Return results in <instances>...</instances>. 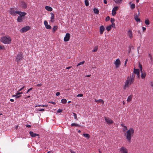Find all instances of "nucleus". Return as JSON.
<instances>
[{"label": "nucleus", "mask_w": 153, "mask_h": 153, "mask_svg": "<svg viewBox=\"0 0 153 153\" xmlns=\"http://www.w3.org/2000/svg\"><path fill=\"white\" fill-rule=\"evenodd\" d=\"M134 129L133 128H131L125 133L124 136L126 137L127 140L129 143L131 142V138L134 135Z\"/></svg>", "instance_id": "obj_1"}, {"label": "nucleus", "mask_w": 153, "mask_h": 153, "mask_svg": "<svg viewBox=\"0 0 153 153\" xmlns=\"http://www.w3.org/2000/svg\"><path fill=\"white\" fill-rule=\"evenodd\" d=\"M1 42L4 44H9L11 43V39L9 36H3L0 39Z\"/></svg>", "instance_id": "obj_2"}, {"label": "nucleus", "mask_w": 153, "mask_h": 153, "mask_svg": "<svg viewBox=\"0 0 153 153\" xmlns=\"http://www.w3.org/2000/svg\"><path fill=\"white\" fill-rule=\"evenodd\" d=\"M129 77H127V79L126 80L125 84L123 86V89L125 90L127 88H128L131 85V84L133 83V82H131V81L129 79Z\"/></svg>", "instance_id": "obj_3"}, {"label": "nucleus", "mask_w": 153, "mask_h": 153, "mask_svg": "<svg viewBox=\"0 0 153 153\" xmlns=\"http://www.w3.org/2000/svg\"><path fill=\"white\" fill-rule=\"evenodd\" d=\"M20 6L23 9H25L27 7V3L24 1H21L20 2Z\"/></svg>", "instance_id": "obj_4"}, {"label": "nucleus", "mask_w": 153, "mask_h": 153, "mask_svg": "<svg viewBox=\"0 0 153 153\" xmlns=\"http://www.w3.org/2000/svg\"><path fill=\"white\" fill-rule=\"evenodd\" d=\"M119 150L120 153H128L127 149L124 146L121 147Z\"/></svg>", "instance_id": "obj_5"}, {"label": "nucleus", "mask_w": 153, "mask_h": 153, "mask_svg": "<svg viewBox=\"0 0 153 153\" xmlns=\"http://www.w3.org/2000/svg\"><path fill=\"white\" fill-rule=\"evenodd\" d=\"M30 27L29 26H26L25 27L21 29L20 30V31L21 33H23L26 32L30 29Z\"/></svg>", "instance_id": "obj_6"}, {"label": "nucleus", "mask_w": 153, "mask_h": 153, "mask_svg": "<svg viewBox=\"0 0 153 153\" xmlns=\"http://www.w3.org/2000/svg\"><path fill=\"white\" fill-rule=\"evenodd\" d=\"M23 58L22 54L21 53H19L17 55L16 57V60L18 62H19L20 60L22 59Z\"/></svg>", "instance_id": "obj_7"}, {"label": "nucleus", "mask_w": 153, "mask_h": 153, "mask_svg": "<svg viewBox=\"0 0 153 153\" xmlns=\"http://www.w3.org/2000/svg\"><path fill=\"white\" fill-rule=\"evenodd\" d=\"M104 118L105 121L108 124H113L114 123L113 121L108 117H105Z\"/></svg>", "instance_id": "obj_8"}, {"label": "nucleus", "mask_w": 153, "mask_h": 153, "mask_svg": "<svg viewBox=\"0 0 153 153\" xmlns=\"http://www.w3.org/2000/svg\"><path fill=\"white\" fill-rule=\"evenodd\" d=\"M70 34L69 33H67L64 38V41L65 42H68L69 41L70 38Z\"/></svg>", "instance_id": "obj_9"}, {"label": "nucleus", "mask_w": 153, "mask_h": 153, "mask_svg": "<svg viewBox=\"0 0 153 153\" xmlns=\"http://www.w3.org/2000/svg\"><path fill=\"white\" fill-rule=\"evenodd\" d=\"M118 7L117 6L115 7L112 9V15L114 16L116 14V11L118 10Z\"/></svg>", "instance_id": "obj_10"}, {"label": "nucleus", "mask_w": 153, "mask_h": 153, "mask_svg": "<svg viewBox=\"0 0 153 153\" xmlns=\"http://www.w3.org/2000/svg\"><path fill=\"white\" fill-rule=\"evenodd\" d=\"M135 74L133 73L131 75H130L129 76H128V77H129V79L131 81V82H134L135 78Z\"/></svg>", "instance_id": "obj_11"}, {"label": "nucleus", "mask_w": 153, "mask_h": 153, "mask_svg": "<svg viewBox=\"0 0 153 153\" xmlns=\"http://www.w3.org/2000/svg\"><path fill=\"white\" fill-rule=\"evenodd\" d=\"M10 13L11 15H15L16 14H17L18 11H16L14 8H11L10 11Z\"/></svg>", "instance_id": "obj_12"}, {"label": "nucleus", "mask_w": 153, "mask_h": 153, "mask_svg": "<svg viewBox=\"0 0 153 153\" xmlns=\"http://www.w3.org/2000/svg\"><path fill=\"white\" fill-rule=\"evenodd\" d=\"M140 68L141 73V77L142 79H144L145 78L146 75V73L142 71L143 68Z\"/></svg>", "instance_id": "obj_13"}, {"label": "nucleus", "mask_w": 153, "mask_h": 153, "mask_svg": "<svg viewBox=\"0 0 153 153\" xmlns=\"http://www.w3.org/2000/svg\"><path fill=\"white\" fill-rule=\"evenodd\" d=\"M139 12H138V14L136 13L134 16V18L135 20L137 22H140V19L138 18V16L139 15Z\"/></svg>", "instance_id": "obj_14"}, {"label": "nucleus", "mask_w": 153, "mask_h": 153, "mask_svg": "<svg viewBox=\"0 0 153 153\" xmlns=\"http://www.w3.org/2000/svg\"><path fill=\"white\" fill-rule=\"evenodd\" d=\"M121 64V62L119 59H116V61L114 62V64L116 66V67H117L120 65Z\"/></svg>", "instance_id": "obj_15"}, {"label": "nucleus", "mask_w": 153, "mask_h": 153, "mask_svg": "<svg viewBox=\"0 0 153 153\" xmlns=\"http://www.w3.org/2000/svg\"><path fill=\"white\" fill-rule=\"evenodd\" d=\"M29 133L30 136L32 137H34L36 136H39V134L34 133L33 131H30Z\"/></svg>", "instance_id": "obj_16"}, {"label": "nucleus", "mask_w": 153, "mask_h": 153, "mask_svg": "<svg viewBox=\"0 0 153 153\" xmlns=\"http://www.w3.org/2000/svg\"><path fill=\"white\" fill-rule=\"evenodd\" d=\"M44 24L46 28L47 29H50L51 28V26L50 25H48V22L46 21L45 20L44 21Z\"/></svg>", "instance_id": "obj_17"}, {"label": "nucleus", "mask_w": 153, "mask_h": 153, "mask_svg": "<svg viewBox=\"0 0 153 153\" xmlns=\"http://www.w3.org/2000/svg\"><path fill=\"white\" fill-rule=\"evenodd\" d=\"M17 13V14L19 15L20 16H21L22 17H24L26 15V13L25 12H22L21 11H18Z\"/></svg>", "instance_id": "obj_18"}, {"label": "nucleus", "mask_w": 153, "mask_h": 153, "mask_svg": "<svg viewBox=\"0 0 153 153\" xmlns=\"http://www.w3.org/2000/svg\"><path fill=\"white\" fill-rule=\"evenodd\" d=\"M135 68H134L133 73L135 74H137V76H140V71L139 69H136Z\"/></svg>", "instance_id": "obj_19"}, {"label": "nucleus", "mask_w": 153, "mask_h": 153, "mask_svg": "<svg viewBox=\"0 0 153 153\" xmlns=\"http://www.w3.org/2000/svg\"><path fill=\"white\" fill-rule=\"evenodd\" d=\"M51 15V20H50V21L51 22H53L54 21V14L52 13H50Z\"/></svg>", "instance_id": "obj_20"}, {"label": "nucleus", "mask_w": 153, "mask_h": 153, "mask_svg": "<svg viewBox=\"0 0 153 153\" xmlns=\"http://www.w3.org/2000/svg\"><path fill=\"white\" fill-rule=\"evenodd\" d=\"M105 28L103 26H101L100 27V34H103Z\"/></svg>", "instance_id": "obj_21"}, {"label": "nucleus", "mask_w": 153, "mask_h": 153, "mask_svg": "<svg viewBox=\"0 0 153 153\" xmlns=\"http://www.w3.org/2000/svg\"><path fill=\"white\" fill-rule=\"evenodd\" d=\"M128 34L130 39H132L133 37L132 31L131 30H129L128 31Z\"/></svg>", "instance_id": "obj_22"}, {"label": "nucleus", "mask_w": 153, "mask_h": 153, "mask_svg": "<svg viewBox=\"0 0 153 153\" xmlns=\"http://www.w3.org/2000/svg\"><path fill=\"white\" fill-rule=\"evenodd\" d=\"M129 4L130 5V8L132 10L134 9L135 7V5L134 4H131V2L129 3Z\"/></svg>", "instance_id": "obj_23"}, {"label": "nucleus", "mask_w": 153, "mask_h": 153, "mask_svg": "<svg viewBox=\"0 0 153 153\" xmlns=\"http://www.w3.org/2000/svg\"><path fill=\"white\" fill-rule=\"evenodd\" d=\"M45 9L49 11H51L53 10L52 8L49 6H46L45 7Z\"/></svg>", "instance_id": "obj_24"}, {"label": "nucleus", "mask_w": 153, "mask_h": 153, "mask_svg": "<svg viewBox=\"0 0 153 153\" xmlns=\"http://www.w3.org/2000/svg\"><path fill=\"white\" fill-rule=\"evenodd\" d=\"M17 20L19 22H22V17L19 16L17 18Z\"/></svg>", "instance_id": "obj_25"}, {"label": "nucleus", "mask_w": 153, "mask_h": 153, "mask_svg": "<svg viewBox=\"0 0 153 153\" xmlns=\"http://www.w3.org/2000/svg\"><path fill=\"white\" fill-rule=\"evenodd\" d=\"M58 28V26L56 25H55L53 28V32L54 33Z\"/></svg>", "instance_id": "obj_26"}, {"label": "nucleus", "mask_w": 153, "mask_h": 153, "mask_svg": "<svg viewBox=\"0 0 153 153\" xmlns=\"http://www.w3.org/2000/svg\"><path fill=\"white\" fill-rule=\"evenodd\" d=\"M83 136L88 138V139H89L90 137V136L89 134H88L85 133L83 134Z\"/></svg>", "instance_id": "obj_27"}, {"label": "nucleus", "mask_w": 153, "mask_h": 153, "mask_svg": "<svg viewBox=\"0 0 153 153\" xmlns=\"http://www.w3.org/2000/svg\"><path fill=\"white\" fill-rule=\"evenodd\" d=\"M94 12L95 13H96L97 14H98L99 13L98 10L97 8H94Z\"/></svg>", "instance_id": "obj_28"}, {"label": "nucleus", "mask_w": 153, "mask_h": 153, "mask_svg": "<svg viewBox=\"0 0 153 153\" xmlns=\"http://www.w3.org/2000/svg\"><path fill=\"white\" fill-rule=\"evenodd\" d=\"M132 95H131L128 96V98L127 99V101L128 102H130L131 101L132 98Z\"/></svg>", "instance_id": "obj_29"}, {"label": "nucleus", "mask_w": 153, "mask_h": 153, "mask_svg": "<svg viewBox=\"0 0 153 153\" xmlns=\"http://www.w3.org/2000/svg\"><path fill=\"white\" fill-rule=\"evenodd\" d=\"M98 50V47L96 46L94 47L93 50L92 51L93 52H95L97 51Z\"/></svg>", "instance_id": "obj_30"}, {"label": "nucleus", "mask_w": 153, "mask_h": 153, "mask_svg": "<svg viewBox=\"0 0 153 153\" xmlns=\"http://www.w3.org/2000/svg\"><path fill=\"white\" fill-rule=\"evenodd\" d=\"M71 126L72 127L73 126H80L78 124H77L75 123H73L71 124Z\"/></svg>", "instance_id": "obj_31"}, {"label": "nucleus", "mask_w": 153, "mask_h": 153, "mask_svg": "<svg viewBox=\"0 0 153 153\" xmlns=\"http://www.w3.org/2000/svg\"><path fill=\"white\" fill-rule=\"evenodd\" d=\"M67 100L66 99H63L61 100V103L63 104H65L66 103Z\"/></svg>", "instance_id": "obj_32"}, {"label": "nucleus", "mask_w": 153, "mask_h": 153, "mask_svg": "<svg viewBox=\"0 0 153 153\" xmlns=\"http://www.w3.org/2000/svg\"><path fill=\"white\" fill-rule=\"evenodd\" d=\"M111 26L109 25V26H108V27H107L106 29L108 31H109L111 30Z\"/></svg>", "instance_id": "obj_33"}, {"label": "nucleus", "mask_w": 153, "mask_h": 153, "mask_svg": "<svg viewBox=\"0 0 153 153\" xmlns=\"http://www.w3.org/2000/svg\"><path fill=\"white\" fill-rule=\"evenodd\" d=\"M73 114L74 116V119H76V120H78V119L77 117V115L76 114V113L73 112Z\"/></svg>", "instance_id": "obj_34"}, {"label": "nucleus", "mask_w": 153, "mask_h": 153, "mask_svg": "<svg viewBox=\"0 0 153 153\" xmlns=\"http://www.w3.org/2000/svg\"><path fill=\"white\" fill-rule=\"evenodd\" d=\"M85 5L86 6H88L89 5V3L88 0H85Z\"/></svg>", "instance_id": "obj_35"}, {"label": "nucleus", "mask_w": 153, "mask_h": 153, "mask_svg": "<svg viewBox=\"0 0 153 153\" xmlns=\"http://www.w3.org/2000/svg\"><path fill=\"white\" fill-rule=\"evenodd\" d=\"M97 101L98 102H102V104H103L104 103V101L102 99H99V100H97Z\"/></svg>", "instance_id": "obj_36"}, {"label": "nucleus", "mask_w": 153, "mask_h": 153, "mask_svg": "<svg viewBox=\"0 0 153 153\" xmlns=\"http://www.w3.org/2000/svg\"><path fill=\"white\" fill-rule=\"evenodd\" d=\"M145 22L146 25H149L150 24L149 21L148 19L145 20Z\"/></svg>", "instance_id": "obj_37"}, {"label": "nucleus", "mask_w": 153, "mask_h": 153, "mask_svg": "<svg viewBox=\"0 0 153 153\" xmlns=\"http://www.w3.org/2000/svg\"><path fill=\"white\" fill-rule=\"evenodd\" d=\"M122 0H116L115 2L117 4H120L121 3Z\"/></svg>", "instance_id": "obj_38"}, {"label": "nucleus", "mask_w": 153, "mask_h": 153, "mask_svg": "<svg viewBox=\"0 0 153 153\" xmlns=\"http://www.w3.org/2000/svg\"><path fill=\"white\" fill-rule=\"evenodd\" d=\"M85 63V61H83L82 62H79L77 65V66H78L81 65H82Z\"/></svg>", "instance_id": "obj_39"}, {"label": "nucleus", "mask_w": 153, "mask_h": 153, "mask_svg": "<svg viewBox=\"0 0 153 153\" xmlns=\"http://www.w3.org/2000/svg\"><path fill=\"white\" fill-rule=\"evenodd\" d=\"M127 130V127L126 126H125L124 128H123V132H125V131Z\"/></svg>", "instance_id": "obj_40"}, {"label": "nucleus", "mask_w": 153, "mask_h": 153, "mask_svg": "<svg viewBox=\"0 0 153 153\" xmlns=\"http://www.w3.org/2000/svg\"><path fill=\"white\" fill-rule=\"evenodd\" d=\"M57 111V113H61L62 111V110L61 109H59Z\"/></svg>", "instance_id": "obj_41"}, {"label": "nucleus", "mask_w": 153, "mask_h": 153, "mask_svg": "<svg viewBox=\"0 0 153 153\" xmlns=\"http://www.w3.org/2000/svg\"><path fill=\"white\" fill-rule=\"evenodd\" d=\"M110 17L109 16H107L106 18L105 21H108L110 20Z\"/></svg>", "instance_id": "obj_42"}, {"label": "nucleus", "mask_w": 153, "mask_h": 153, "mask_svg": "<svg viewBox=\"0 0 153 153\" xmlns=\"http://www.w3.org/2000/svg\"><path fill=\"white\" fill-rule=\"evenodd\" d=\"M128 59H127L126 60V61H125V64H124V66L125 67H126V64L127 63V62H128Z\"/></svg>", "instance_id": "obj_43"}, {"label": "nucleus", "mask_w": 153, "mask_h": 153, "mask_svg": "<svg viewBox=\"0 0 153 153\" xmlns=\"http://www.w3.org/2000/svg\"><path fill=\"white\" fill-rule=\"evenodd\" d=\"M114 19L111 18V22L112 23H114Z\"/></svg>", "instance_id": "obj_44"}, {"label": "nucleus", "mask_w": 153, "mask_h": 153, "mask_svg": "<svg viewBox=\"0 0 153 153\" xmlns=\"http://www.w3.org/2000/svg\"><path fill=\"white\" fill-rule=\"evenodd\" d=\"M131 46H129L128 47V53H130L131 51Z\"/></svg>", "instance_id": "obj_45"}, {"label": "nucleus", "mask_w": 153, "mask_h": 153, "mask_svg": "<svg viewBox=\"0 0 153 153\" xmlns=\"http://www.w3.org/2000/svg\"><path fill=\"white\" fill-rule=\"evenodd\" d=\"M83 96V94H78V95H77V97H82Z\"/></svg>", "instance_id": "obj_46"}, {"label": "nucleus", "mask_w": 153, "mask_h": 153, "mask_svg": "<svg viewBox=\"0 0 153 153\" xmlns=\"http://www.w3.org/2000/svg\"><path fill=\"white\" fill-rule=\"evenodd\" d=\"M22 94V92H17L16 93V96H17L18 95L20 94Z\"/></svg>", "instance_id": "obj_47"}, {"label": "nucleus", "mask_w": 153, "mask_h": 153, "mask_svg": "<svg viewBox=\"0 0 153 153\" xmlns=\"http://www.w3.org/2000/svg\"><path fill=\"white\" fill-rule=\"evenodd\" d=\"M49 103H52L53 104H54V105H55L56 104V102H52V101H51V102H48Z\"/></svg>", "instance_id": "obj_48"}, {"label": "nucleus", "mask_w": 153, "mask_h": 153, "mask_svg": "<svg viewBox=\"0 0 153 153\" xmlns=\"http://www.w3.org/2000/svg\"><path fill=\"white\" fill-rule=\"evenodd\" d=\"M110 26H111V27H115V25L114 23H112V24Z\"/></svg>", "instance_id": "obj_49"}, {"label": "nucleus", "mask_w": 153, "mask_h": 153, "mask_svg": "<svg viewBox=\"0 0 153 153\" xmlns=\"http://www.w3.org/2000/svg\"><path fill=\"white\" fill-rule=\"evenodd\" d=\"M42 84L40 83L39 84H38L36 85V86L37 87H39V86H42Z\"/></svg>", "instance_id": "obj_50"}, {"label": "nucleus", "mask_w": 153, "mask_h": 153, "mask_svg": "<svg viewBox=\"0 0 153 153\" xmlns=\"http://www.w3.org/2000/svg\"><path fill=\"white\" fill-rule=\"evenodd\" d=\"M149 55L150 57V60L152 61V57L151 55H150V54H149Z\"/></svg>", "instance_id": "obj_51"}, {"label": "nucleus", "mask_w": 153, "mask_h": 153, "mask_svg": "<svg viewBox=\"0 0 153 153\" xmlns=\"http://www.w3.org/2000/svg\"><path fill=\"white\" fill-rule=\"evenodd\" d=\"M70 151L71 152V153H76L75 152L73 151L71 149H70Z\"/></svg>", "instance_id": "obj_52"}, {"label": "nucleus", "mask_w": 153, "mask_h": 153, "mask_svg": "<svg viewBox=\"0 0 153 153\" xmlns=\"http://www.w3.org/2000/svg\"><path fill=\"white\" fill-rule=\"evenodd\" d=\"M32 89H33V88H31L29 89H28L27 91V93H28L29 91L31 90Z\"/></svg>", "instance_id": "obj_53"}, {"label": "nucleus", "mask_w": 153, "mask_h": 153, "mask_svg": "<svg viewBox=\"0 0 153 153\" xmlns=\"http://www.w3.org/2000/svg\"><path fill=\"white\" fill-rule=\"evenodd\" d=\"M60 94V93L59 92H57L56 94V95L57 96H59Z\"/></svg>", "instance_id": "obj_54"}, {"label": "nucleus", "mask_w": 153, "mask_h": 153, "mask_svg": "<svg viewBox=\"0 0 153 153\" xmlns=\"http://www.w3.org/2000/svg\"><path fill=\"white\" fill-rule=\"evenodd\" d=\"M25 86H24L23 87H22L20 89H19L18 91H21L22 90L23 88H25Z\"/></svg>", "instance_id": "obj_55"}, {"label": "nucleus", "mask_w": 153, "mask_h": 153, "mask_svg": "<svg viewBox=\"0 0 153 153\" xmlns=\"http://www.w3.org/2000/svg\"><path fill=\"white\" fill-rule=\"evenodd\" d=\"M38 110L39 111H45V109H41Z\"/></svg>", "instance_id": "obj_56"}, {"label": "nucleus", "mask_w": 153, "mask_h": 153, "mask_svg": "<svg viewBox=\"0 0 153 153\" xmlns=\"http://www.w3.org/2000/svg\"><path fill=\"white\" fill-rule=\"evenodd\" d=\"M26 126L27 127H28V128H30V127H31V126L30 125H26Z\"/></svg>", "instance_id": "obj_57"}, {"label": "nucleus", "mask_w": 153, "mask_h": 153, "mask_svg": "<svg viewBox=\"0 0 153 153\" xmlns=\"http://www.w3.org/2000/svg\"><path fill=\"white\" fill-rule=\"evenodd\" d=\"M142 29H143V31H145L146 30V28L145 27H142Z\"/></svg>", "instance_id": "obj_58"}, {"label": "nucleus", "mask_w": 153, "mask_h": 153, "mask_svg": "<svg viewBox=\"0 0 153 153\" xmlns=\"http://www.w3.org/2000/svg\"><path fill=\"white\" fill-rule=\"evenodd\" d=\"M103 2L105 4H106L107 3V1L106 0H104Z\"/></svg>", "instance_id": "obj_59"}, {"label": "nucleus", "mask_w": 153, "mask_h": 153, "mask_svg": "<svg viewBox=\"0 0 153 153\" xmlns=\"http://www.w3.org/2000/svg\"><path fill=\"white\" fill-rule=\"evenodd\" d=\"M21 97V96L20 95H19V96H18V95H17V96H16V98H18L19 97Z\"/></svg>", "instance_id": "obj_60"}, {"label": "nucleus", "mask_w": 153, "mask_h": 153, "mask_svg": "<svg viewBox=\"0 0 153 153\" xmlns=\"http://www.w3.org/2000/svg\"><path fill=\"white\" fill-rule=\"evenodd\" d=\"M30 97V96H27V97H26L25 98V99H27V98H28Z\"/></svg>", "instance_id": "obj_61"}, {"label": "nucleus", "mask_w": 153, "mask_h": 153, "mask_svg": "<svg viewBox=\"0 0 153 153\" xmlns=\"http://www.w3.org/2000/svg\"><path fill=\"white\" fill-rule=\"evenodd\" d=\"M10 101L12 102H13L14 101V100L13 99H10Z\"/></svg>", "instance_id": "obj_62"}, {"label": "nucleus", "mask_w": 153, "mask_h": 153, "mask_svg": "<svg viewBox=\"0 0 153 153\" xmlns=\"http://www.w3.org/2000/svg\"><path fill=\"white\" fill-rule=\"evenodd\" d=\"M47 107L48 106V105H42V107Z\"/></svg>", "instance_id": "obj_63"}, {"label": "nucleus", "mask_w": 153, "mask_h": 153, "mask_svg": "<svg viewBox=\"0 0 153 153\" xmlns=\"http://www.w3.org/2000/svg\"><path fill=\"white\" fill-rule=\"evenodd\" d=\"M121 126H123V127H124V126H124V124H123V123H122V124H121Z\"/></svg>", "instance_id": "obj_64"}]
</instances>
